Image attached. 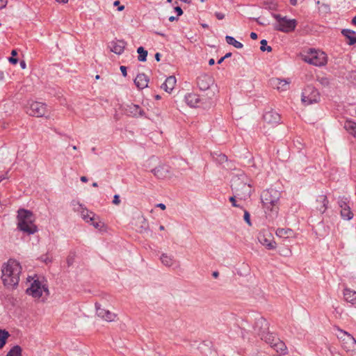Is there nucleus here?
I'll list each match as a JSON object with an SVG mask.
<instances>
[{
	"instance_id": "obj_8",
	"label": "nucleus",
	"mask_w": 356,
	"mask_h": 356,
	"mask_svg": "<svg viewBox=\"0 0 356 356\" xmlns=\"http://www.w3.org/2000/svg\"><path fill=\"white\" fill-rule=\"evenodd\" d=\"M304 60L316 66H323L327 63L326 54L321 51L310 49L305 56Z\"/></svg>"
},
{
	"instance_id": "obj_60",
	"label": "nucleus",
	"mask_w": 356,
	"mask_h": 356,
	"mask_svg": "<svg viewBox=\"0 0 356 356\" xmlns=\"http://www.w3.org/2000/svg\"><path fill=\"white\" fill-rule=\"evenodd\" d=\"M215 63V60L213 58H211L209 60V65H214Z\"/></svg>"
},
{
	"instance_id": "obj_40",
	"label": "nucleus",
	"mask_w": 356,
	"mask_h": 356,
	"mask_svg": "<svg viewBox=\"0 0 356 356\" xmlns=\"http://www.w3.org/2000/svg\"><path fill=\"white\" fill-rule=\"evenodd\" d=\"M92 222V225L96 228V229H101L103 226V223L100 221H96V219L93 221H90Z\"/></svg>"
},
{
	"instance_id": "obj_44",
	"label": "nucleus",
	"mask_w": 356,
	"mask_h": 356,
	"mask_svg": "<svg viewBox=\"0 0 356 356\" xmlns=\"http://www.w3.org/2000/svg\"><path fill=\"white\" fill-rule=\"evenodd\" d=\"M215 16L216 17V18L219 20H221V19H223L225 18V14L222 13H220V12H216L215 13Z\"/></svg>"
},
{
	"instance_id": "obj_35",
	"label": "nucleus",
	"mask_w": 356,
	"mask_h": 356,
	"mask_svg": "<svg viewBox=\"0 0 356 356\" xmlns=\"http://www.w3.org/2000/svg\"><path fill=\"white\" fill-rule=\"evenodd\" d=\"M137 52L138 54V60L141 62L146 61L147 56V51H146L143 47H140L138 48Z\"/></svg>"
},
{
	"instance_id": "obj_63",
	"label": "nucleus",
	"mask_w": 356,
	"mask_h": 356,
	"mask_svg": "<svg viewBox=\"0 0 356 356\" xmlns=\"http://www.w3.org/2000/svg\"><path fill=\"white\" fill-rule=\"evenodd\" d=\"M225 59V57H222L218 60V64H221L224 60Z\"/></svg>"
},
{
	"instance_id": "obj_62",
	"label": "nucleus",
	"mask_w": 356,
	"mask_h": 356,
	"mask_svg": "<svg viewBox=\"0 0 356 356\" xmlns=\"http://www.w3.org/2000/svg\"><path fill=\"white\" fill-rule=\"evenodd\" d=\"M11 55L13 57L17 55V52L16 50L13 49L12 51H11Z\"/></svg>"
},
{
	"instance_id": "obj_64",
	"label": "nucleus",
	"mask_w": 356,
	"mask_h": 356,
	"mask_svg": "<svg viewBox=\"0 0 356 356\" xmlns=\"http://www.w3.org/2000/svg\"><path fill=\"white\" fill-rule=\"evenodd\" d=\"M352 24L356 25V16H355L352 19Z\"/></svg>"
},
{
	"instance_id": "obj_25",
	"label": "nucleus",
	"mask_w": 356,
	"mask_h": 356,
	"mask_svg": "<svg viewBox=\"0 0 356 356\" xmlns=\"http://www.w3.org/2000/svg\"><path fill=\"white\" fill-rule=\"evenodd\" d=\"M176 82L177 81L175 76H170L162 84L161 88H163L165 92L170 93L174 89Z\"/></svg>"
},
{
	"instance_id": "obj_24",
	"label": "nucleus",
	"mask_w": 356,
	"mask_h": 356,
	"mask_svg": "<svg viewBox=\"0 0 356 356\" xmlns=\"http://www.w3.org/2000/svg\"><path fill=\"white\" fill-rule=\"evenodd\" d=\"M274 343L270 346L273 348L278 355H284L287 354V347L285 343L280 339H275Z\"/></svg>"
},
{
	"instance_id": "obj_19",
	"label": "nucleus",
	"mask_w": 356,
	"mask_h": 356,
	"mask_svg": "<svg viewBox=\"0 0 356 356\" xmlns=\"http://www.w3.org/2000/svg\"><path fill=\"white\" fill-rule=\"evenodd\" d=\"M126 44V42L122 40L112 41L110 44V49L112 52L120 55L123 53Z\"/></svg>"
},
{
	"instance_id": "obj_22",
	"label": "nucleus",
	"mask_w": 356,
	"mask_h": 356,
	"mask_svg": "<svg viewBox=\"0 0 356 356\" xmlns=\"http://www.w3.org/2000/svg\"><path fill=\"white\" fill-rule=\"evenodd\" d=\"M152 172L159 179H164L167 177L170 172V167L168 165H159L154 168Z\"/></svg>"
},
{
	"instance_id": "obj_46",
	"label": "nucleus",
	"mask_w": 356,
	"mask_h": 356,
	"mask_svg": "<svg viewBox=\"0 0 356 356\" xmlns=\"http://www.w3.org/2000/svg\"><path fill=\"white\" fill-rule=\"evenodd\" d=\"M73 263H74L73 257L69 256L67 259V264L68 266H72L73 264Z\"/></svg>"
},
{
	"instance_id": "obj_1",
	"label": "nucleus",
	"mask_w": 356,
	"mask_h": 356,
	"mask_svg": "<svg viewBox=\"0 0 356 356\" xmlns=\"http://www.w3.org/2000/svg\"><path fill=\"white\" fill-rule=\"evenodd\" d=\"M22 269L21 264L15 259H10L3 264L1 268V280L6 288L13 289L18 285Z\"/></svg>"
},
{
	"instance_id": "obj_33",
	"label": "nucleus",
	"mask_w": 356,
	"mask_h": 356,
	"mask_svg": "<svg viewBox=\"0 0 356 356\" xmlns=\"http://www.w3.org/2000/svg\"><path fill=\"white\" fill-rule=\"evenodd\" d=\"M22 348L16 345L13 346L7 353L6 356H22Z\"/></svg>"
},
{
	"instance_id": "obj_5",
	"label": "nucleus",
	"mask_w": 356,
	"mask_h": 356,
	"mask_svg": "<svg viewBox=\"0 0 356 356\" xmlns=\"http://www.w3.org/2000/svg\"><path fill=\"white\" fill-rule=\"evenodd\" d=\"M254 332L260 337L261 339L264 341L270 346L275 341V339H278L273 333L268 332V323L263 318L259 317L256 320L254 327Z\"/></svg>"
},
{
	"instance_id": "obj_50",
	"label": "nucleus",
	"mask_w": 356,
	"mask_h": 356,
	"mask_svg": "<svg viewBox=\"0 0 356 356\" xmlns=\"http://www.w3.org/2000/svg\"><path fill=\"white\" fill-rule=\"evenodd\" d=\"M6 4H7L6 0H0V9L6 7Z\"/></svg>"
},
{
	"instance_id": "obj_43",
	"label": "nucleus",
	"mask_w": 356,
	"mask_h": 356,
	"mask_svg": "<svg viewBox=\"0 0 356 356\" xmlns=\"http://www.w3.org/2000/svg\"><path fill=\"white\" fill-rule=\"evenodd\" d=\"M113 203L115 205H118L120 203V196L118 195H115L113 196Z\"/></svg>"
},
{
	"instance_id": "obj_7",
	"label": "nucleus",
	"mask_w": 356,
	"mask_h": 356,
	"mask_svg": "<svg viewBox=\"0 0 356 356\" xmlns=\"http://www.w3.org/2000/svg\"><path fill=\"white\" fill-rule=\"evenodd\" d=\"M337 330L338 331L337 337L341 341L343 348L347 352L356 350L355 339L350 334L338 327Z\"/></svg>"
},
{
	"instance_id": "obj_9",
	"label": "nucleus",
	"mask_w": 356,
	"mask_h": 356,
	"mask_svg": "<svg viewBox=\"0 0 356 356\" xmlns=\"http://www.w3.org/2000/svg\"><path fill=\"white\" fill-rule=\"evenodd\" d=\"M43 292L45 293V298L49 295L48 287L38 279L34 280L30 287L26 289L27 294L38 299L42 297Z\"/></svg>"
},
{
	"instance_id": "obj_38",
	"label": "nucleus",
	"mask_w": 356,
	"mask_h": 356,
	"mask_svg": "<svg viewBox=\"0 0 356 356\" xmlns=\"http://www.w3.org/2000/svg\"><path fill=\"white\" fill-rule=\"evenodd\" d=\"M243 218H244V220L248 223V225L251 226L252 223L250 221V215L249 212L246 210L244 211Z\"/></svg>"
},
{
	"instance_id": "obj_11",
	"label": "nucleus",
	"mask_w": 356,
	"mask_h": 356,
	"mask_svg": "<svg viewBox=\"0 0 356 356\" xmlns=\"http://www.w3.org/2000/svg\"><path fill=\"white\" fill-rule=\"evenodd\" d=\"M47 112V105L44 103L39 102H32L29 103L26 108L27 114L37 118L43 117Z\"/></svg>"
},
{
	"instance_id": "obj_27",
	"label": "nucleus",
	"mask_w": 356,
	"mask_h": 356,
	"mask_svg": "<svg viewBox=\"0 0 356 356\" xmlns=\"http://www.w3.org/2000/svg\"><path fill=\"white\" fill-rule=\"evenodd\" d=\"M160 259L161 263L167 267H171L176 263V260L175 259L174 257L172 255H168L166 253H163L161 255Z\"/></svg>"
},
{
	"instance_id": "obj_59",
	"label": "nucleus",
	"mask_w": 356,
	"mask_h": 356,
	"mask_svg": "<svg viewBox=\"0 0 356 356\" xmlns=\"http://www.w3.org/2000/svg\"><path fill=\"white\" fill-rule=\"evenodd\" d=\"M4 79V73L0 70V81H3Z\"/></svg>"
},
{
	"instance_id": "obj_29",
	"label": "nucleus",
	"mask_w": 356,
	"mask_h": 356,
	"mask_svg": "<svg viewBox=\"0 0 356 356\" xmlns=\"http://www.w3.org/2000/svg\"><path fill=\"white\" fill-rule=\"evenodd\" d=\"M81 217L86 222H90V221H93L96 219L95 214L88 210L87 209H83L81 211Z\"/></svg>"
},
{
	"instance_id": "obj_13",
	"label": "nucleus",
	"mask_w": 356,
	"mask_h": 356,
	"mask_svg": "<svg viewBox=\"0 0 356 356\" xmlns=\"http://www.w3.org/2000/svg\"><path fill=\"white\" fill-rule=\"evenodd\" d=\"M339 206L341 207V216L343 219L350 220L353 217V213L351 211L349 201L347 198L343 197L338 202Z\"/></svg>"
},
{
	"instance_id": "obj_57",
	"label": "nucleus",
	"mask_w": 356,
	"mask_h": 356,
	"mask_svg": "<svg viewBox=\"0 0 356 356\" xmlns=\"http://www.w3.org/2000/svg\"><path fill=\"white\" fill-rule=\"evenodd\" d=\"M212 275L215 278H217L219 275V273L218 271H214V272H213Z\"/></svg>"
},
{
	"instance_id": "obj_4",
	"label": "nucleus",
	"mask_w": 356,
	"mask_h": 356,
	"mask_svg": "<svg viewBox=\"0 0 356 356\" xmlns=\"http://www.w3.org/2000/svg\"><path fill=\"white\" fill-rule=\"evenodd\" d=\"M244 176L234 177L231 181V188L237 198L245 200L248 199L252 193V186L245 182Z\"/></svg>"
},
{
	"instance_id": "obj_2",
	"label": "nucleus",
	"mask_w": 356,
	"mask_h": 356,
	"mask_svg": "<svg viewBox=\"0 0 356 356\" xmlns=\"http://www.w3.org/2000/svg\"><path fill=\"white\" fill-rule=\"evenodd\" d=\"M281 193L274 188H269L262 191L261 200L263 207L271 212L277 213Z\"/></svg>"
},
{
	"instance_id": "obj_31",
	"label": "nucleus",
	"mask_w": 356,
	"mask_h": 356,
	"mask_svg": "<svg viewBox=\"0 0 356 356\" xmlns=\"http://www.w3.org/2000/svg\"><path fill=\"white\" fill-rule=\"evenodd\" d=\"M225 40L227 42V44L230 45H233L235 48L237 49H241L243 48V45L241 42L237 41L234 37L227 35L225 37Z\"/></svg>"
},
{
	"instance_id": "obj_28",
	"label": "nucleus",
	"mask_w": 356,
	"mask_h": 356,
	"mask_svg": "<svg viewBox=\"0 0 356 356\" xmlns=\"http://www.w3.org/2000/svg\"><path fill=\"white\" fill-rule=\"evenodd\" d=\"M343 296L346 301L352 304H356V291L350 289H345L343 291Z\"/></svg>"
},
{
	"instance_id": "obj_48",
	"label": "nucleus",
	"mask_w": 356,
	"mask_h": 356,
	"mask_svg": "<svg viewBox=\"0 0 356 356\" xmlns=\"http://www.w3.org/2000/svg\"><path fill=\"white\" fill-rule=\"evenodd\" d=\"M9 62L13 65H16L18 63V59L11 56L9 58Z\"/></svg>"
},
{
	"instance_id": "obj_52",
	"label": "nucleus",
	"mask_w": 356,
	"mask_h": 356,
	"mask_svg": "<svg viewBox=\"0 0 356 356\" xmlns=\"http://www.w3.org/2000/svg\"><path fill=\"white\" fill-rule=\"evenodd\" d=\"M250 38L252 39V40H256L257 38V34L254 32H252L250 33Z\"/></svg>"
},
{
	"instance_id": "obj_54",
	"label": "nucleus",
	"mask_w": 356,
	"mask_h": 356,
	"mask_svg": "<svg viewBox=\"0 0 356 356\" xmlns=\"http://www.w3.org/2000/svg\"><path fill=\"white\" fill-rule=\"evenodd\" d=\"M155 59L156 60V61H160V59H161V54L160 53H156L155 54Z\"/></svg>"
},
{
	"instance_id": "obj_49",
	"label": "nucleus",
	"mask_w": 356,
	"mask_h": 356,
	"mask_svg": "<svg viewBox=\"0 0 356 356\" xmlns=\"http://www.w3.org/2000/svg\"><path fill=\"white\" fill-rule=\"evenodd\" d=\"M255 21L260 25H262V26H266L267 24H268L269 23L268 22H263V21H260L259 20V18H257V19H254Z\"/></svg>"
},
{
	"instance_id": "obj_34",
	"label": "nucleus",
	"mask_w": 356,
	"mask_h": 356,
	"mask_svg": "<svg viewBox=\"0 0 356 356\" xmlns=\"http://www.w3.org/2000/svg\"><path fill=\"white\" fill-rule=\"evenodd\" d=\"M10 336L8 331L0 329V348H2L6 344V339Z\"/></svg>"
},
{
	"instance_id": "obj_14",
	"label": "nucleus",
	"mask_w": 356,
	"mask_h": 356,
	"mask_svg": "<svg viewBox=\"0 0 356 356\" xmlns=\"http://www.w3.org/2000/svg\"><path fill=\"white\" fill-rule=\"evenodd\" d=\"M264 121L268 125L274 127L280 124L281 117L278 113L273 110L265 112L263 115Z\"/></svg>"
},
{
	"instance_id": "obj_47",
	"label": "nucleus",
	"mask_w": 356,
	"mask_h": 356,
	"mask_svg": "<svg viewBox=\"0 0 356 356\" xmlns=\"http://www.w3.org/2000/svg\"><path fill=\"white\" fill-rule=\"evenodd\" d=\"M120 71H121L122 75L124 76H126L127 75V67L125 66L122 65V66H120Z\"/></svg>"
},
{
	"instance_id": "obj_15",
	"label": "nucleus",
	"mask_w": 356,
	"mask_h": 356,
	"mask_svg": "<svg viewBox=\"0 0 356 356\" xmlns=\"http://www.w3.org/2000/svg\"><path fill=\"white\" fill-rule=\"evenodd\" d=\"M214 83L213 77L208 74H202L197 79V84L201 90H207L210 88Z\"/></svg>"
},
{
	"instance_id": "obj_55",
	"label": "nucleus",
	"mask_w": 356,
	"mask_h": 356,
	"mask_svg": "<svg viewBox=\"0 0 356 356\" xmlns=\"http://www.w3.org/2000/svg\"><path fill=\"white\" fill-rule=\"evenodd\" d=\"M80 179H81V181L82 182H87L88 181V178L86 177H85V176H82Z\"/></svg>"
},
{
	"instance_id": "obj_17",
	"label": "nucleus",
	"mask_w": 356,
	"mask_h": 356,
	"mask_svg": "<svg viewBox=\"0 0 356 356\" xmlns=\"http://www.w3.org/2000/svg\"><path fill=\"white\" fill-rule=\"evenodd\" d=\"M329 201L325 195H320L316 200V209L321 213H324L327 209Z\"/></svg>"
},
{
	"instance_id": "obj_30",
	"label": "nucleus",
	"mask_w": 356,
	"mask_h": 356,
	"mask_svg": "<svg viewBox=\"0 0 356 356\" xmlns=\"http://www.w3.org/2000/svg\"><path fill=\"white\" fill-rule=\"evenodd\" d=\"M344 128L356 138V123L352 121L345 122Z\"/></svg>"
},
{
	"instance_id": "obj_10",
	"label": "nucleus",
	"mask_w": 356,
	"mask_h": 356,
	"mask_svg": "<svg viewBox=\"0 0 356 356\" xmlns=\"http://www.w3.org/2000/svg\"><path fill=\"white\" fill-rule=\"evenodd\" d=\"M320 99L318 91L312 86H307L302 92V102L305 105L316 103Z\"/></svg>"
},
{
	"instance_id": "obj_32",
	"label": "nucleus",
	"mask_w": 356,
	"mask_h": 356,
	"mask_svg": "<svg viewBox=\"0 0 356 356\" xmlns=\"http://www.w3.org/2000/svg\"><path fill=\"white\" fill-rule=\"evenodd\" d=\"M293 233L291 229L278 228L276 231V234L280 237H289Z\"/></svg>"
},
{
	"instance_id": "obj_37",
	"label": "nucleus",
	"mask_w": 356,
	"mask_h": 356,
	"mask_svg": "<svg viewBox=\"0 0 356 356\" xmlns=\"http://www.w3.org/2000/svg\"><path fill=\"white\" fill-rule=\"evenodd\" d=\"M260 43V49L261 51H267L268 52H270L272 51V47L270 46H267V41L266 40L264 39L261 40Z\"/></svg>"
},
{
	"instance_id": "obj_41",
	"label": "nucleus",
	"mask_w": 356,
	"mask_h": 356,
	"mask_svg": "<svg viewBox=\"0 0 356 356\" xmlns=\"http://www.w3.org/2000/svg\"><path fill=\"white\" fill-rule=\"evenodd\" d=\"M236 198H237V196H236V194H234V196H232L229 197V201L232 203V206L234 207H239V205L236 204Z\"/></svg>"
},
{
	"instance_id": "obj_21",
	"label": "nucleus",
	"mask_w": 356,
	"mask_h": 356,
	"mask_svg": "<svg viewBox=\"0 0 356 356\" xmlns=\"http://www.w3.org/2000/svg\"><path fill=\"white\" fill-rule=\"evenodd\" d=\"M149 82L148 76L144 73L138 74L134 79V83L140 89H144L147 87Z\"/></svg>"
},
{
	"instance_id": "obj_3",
	"label": "nucleus",
	"mask_w": 356,
	"mask_h": 356,
	"mask_svg": "<svg viewBox=\"0 0 356 356\" xmlns=\"http://www.w3.org/2000/svg\"><path fill=\"white\" fill-rule=\"evenodd\" d=\"M18 223L17 227L20 231L33 234L38 230L34 225V218L33 213L29 210L21 209L18 211L17 215Z\"/></svg>"
},
{
	"instance_id": "obj_23",
	"label": "nucleus",
	"mask_w": 356,
	"mask_h": 356,
	"mask_svg": "<svg viewBox=\"0 0 356 356\" xmlns=\"http://www.w3.org/2000/svg\"><path fill=\"white\" fill-rule=\"evenodd\" d=\"M185 102L191 107H197L200 102V98L195 93H188L185 95Z\"/></svg>"
},
{
	"instance_id": "obj_20",
	"label": "nucleus",
	"mask_w": 356,
	"mask_h": 356,
	"mask_svg": "<svg viewBox=\"0 0 356 356\" xmlns=\"http://www.w3.org/2000/svg\"><path fill=\"white\" fill-rule=\"evenodd\" d=\"M258 239L260 243L264 245L268 250H273L276 248V243L273 240L270 235L266 236L264 234H260L258 237Z\"/></svg>"
},
{
	"instance_id": "obj_61",
	"label": "nucleus",
	"mask_w": 356,
	"mask_h": 356,
	"mask_svg": "<svg viewBox=\"0 0 356 356\" xmlns=\"http://www.w3.org/2000/svg\"><path fill=\"white\" fill-rule=\"evenodd\" d=\"M56 1L60 3H66L68 2V0H56Z\"/></svg>"
},
{
	"instance_id": "obj_26",
	"label": "nucleus",
	"mask_w": 356,
	"mask_h": 356,
	"mask_svg": "<svg viewBox=\"0 0 356 356\" xmlns=\"http://www.w3.org/2000/svg\"><path fill=\"white\" fill-rule=\"evenodd\" d=\"M341 33L348 39V44L349 45H353L356 43V32L350 29H343Z\"/></svg>"
},
{
	"instance_id": "obj_12",
	"label": "nucleus",
	"mask_w": 356,
	"mask_h": 356,
	"mask_svg": "<svg viewBox=\"0 0 356 356\" xmlns=\"http://www.w3.org/2000/svg\"><path fill=\"white\" fill-rule=\"evenodd\" d=\"M95 309L97 315L107 322H113L117 317V315L115 313H113L104 308H102L99 303H95Z\"/></svg>"
},
{
	"instance_id": "obj_53",
	"label": "nucleus",
	"mask_w": 356,
	"mask_h": 356,
	"mask_svg": "<svg viewBox=\"0 0 356 356\" xmlns=\"http://www.w3.org/2000/svg\"><path fill=\"white\" fill-rule=\"evenodd\" d=\"M20 67L22 68V69H25L26 67V62L24 60H21L20 61Z\"/></svg>"
},
{
	"instance_id": "obj_45",
	"label": "nucleus",
	"mask_w": 356,
	"mask_h": 356,
	"mask_svg": "<svg viewBox=\"0 0 356 356\" xmlns=\"http://www.w3.org/2000/svg\"><path fill=\"white\" fill-rule=\"evenodd\" d=\"M175 11L177 13L178 16H180L183 14V10L179 6H176L175 8Z\"/></svg>"
},
{
	"instance_id": "obj_16",
	"label": "nucleus",
	"mask_w": 356,
	"mask_h": 356,
	"mask_svg": "<svg viewBox=\"0 0 356 356\" xmlns=\"http://www.w3.org/2000/svg\"><path fill=\"white\" fill-rule=\"evenodd\" d=\"M291 81L289 79H281L279 78H272L270 79V84L273 88L279 91H286L289 88Z\"/></svg>"
},
{
	"instance_id": "obj_6",
	"label": "nucleus",
	"mask_w": 356,
	"mask_h": 356,
	"mask_svg": "<svg viewBox=\"0 0 356 356\" xmlns=\"http://www.w3.org/2000/svg\"><path fill=\"white\" fill-rule=\"evenodd\" d=\"M272 16L276 19L273 28L276 31L283 33L293 31L297 25V21L294 19H289L286 16L282 17L280 14L273 13Z\"/></svg>"
},
{
	"instance_id": "obj_36",
	"label": "nucleus",
	"mask_w": 356,
	"mask_h": 356,
	"mask_svg": "<svg viewBox=\"0 0 356 356\" xmlns=\"http://www.w3.org/2000/svg\"><path fill=\"white\" fill-rule=\"evenodd\" d=\"M264 3L268 10H274L277 9V4L273 0H265Z\"/></svg>"
},
{
	"instance_id": "obj_39",
	"label": "nucleus",
	"mask_w": 356,
	"mask_h": 356,
	"mask_svg": "<svg viewBox=\"0 0 356 356\" xmlns=\"http://www.w3.org/2000/svg\"><path fill=\"white\" fill-rule=\"evenodd\" d=\"M40 260L43 262H44L45 264H48L49 263L51 262V258H50L48 255L45 254V255H42L40 257Z\"/></svg>"
},
{
	"instance_id": "obj_58",
	"label": "nucleus",
	"mask_w": 356,
	"mask_h": 356,
	"mask_svg": "<svg viewBox=\"0 0 356 356\" xmlns=\"http://www.w3.org/2000/svg\"><path fill=\"white\" fill-rule=\"evenodd\" d=\"M290 1V3L292 5V6H296L297 5V0H289Z\"/></svg>"
},
{
	"instance_id": "obj_42",
	"label": "nucleus",
	"mask_w": 356,
	"mask_h": 356,
	"mask_svg": "<svg viewBox=\"0 0 356 356\" xmlns=\"http://www.w3.org/2000/svg\"><path fill=\"white\" fill-rule=\"evenodd\" d=\"M120 3L119 1H115L113 3V6H118V11H122L124 9V6H120Z\"/></svg>"
},
{
	"instance_id": "obj_51",
	"label": "nucleus",
	"mask_w": 356,
	"mask_h": 356,
	"mask_svg": "<svg viewBox=\"0 0 356 356\" xmlns=\"http://www.w3.org/2000/svg\"><path fill=\"white\" fill-rule=\"evenodd\" d=\"M157 207H159L160 209H161L162 210H165L166 209V207L164 204L163 203H159L156 205Z\"/></svg>"
},
{
	"instance_id": "obj_18",
	"label": "nucleus",
	"mask_w": 356,
	"mask_h": 356,
	"mask_svg": "<svg viewBox=\"0 0 356 356\" xmlns=\"http://www.w3.org/2000/svg\"><path fill=\"white\" fill-rule=\"evenodd\" d=\"M127 113L134 118H139L145 116V112L140 106L137 104H131L127 106L126 108Z\"/></svg>"
},
{
	"instance_id": "obj_56",
	"label": "nucleus",
	"mask_w": 356,
	"mask_h": 356,
	"mask_svg": "<svg viewBox=\"0 0 356 356\" xmlns=\"http://www.w3.org/2000/svg\"><path fill=\"white\" fill-rule=\"evenodd\" d=\"M175 20H177V17L171 16V17H169V21L170 22H174Z\"/></svg>"
}]
</instances>
